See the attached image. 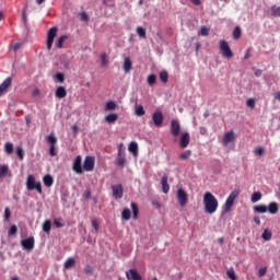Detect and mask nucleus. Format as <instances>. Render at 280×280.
<instances>
[{"instance_id": "1", "label": "nucleus", "mask_w": 280, "mask_h": 280, "mask_svg": "<svg viewBox=\"0 0 280 280\" xmlns=\"http://www.w3.org/2000/svg\"><path fill=\"white\" fill-rule=\"evenodd\" d=\"M203 205H205V212L210 213V215L218 211V207H219L218 199L210 191L205 192Z\"/></svg>"}, {"instance_id": "2", "label": "nucleus", "mask_w": 280, "mask_h": 280, "mask_svg": "<svg viewBox=\"0 0 280 280\" xmlns=\"http://www.w3.org/2000/svg\"><path fill=\"white\" fill-rule=\"evenodd\" d=\"M26 189L27 191H34V189H36L38 194H43V185L40 184V182H36V177H34V175L27 176Z\"/></svg>"}, {"instance_id": "3", "label": "nucleus", "mask_w": 280, "mask_h": 280, "mask_svg": "<svg viewBox=\"0 0 280 280\" xmlns=\"http://www.w3.org/2000/svg\"><path fill=\"white\" fill-rule=\"evenodd\" d=\"M240 196V190L235 189L233 190L230 196L228 197L225 203H224V211L225 213H229L231 209L233 208V205H235V200Z\"/></svg>"}, {"instance_id": "4", "label": "nucleus", "mask_w": 280, "mask_h": 280, "mask_svg": "<svg viewBox=\"0 0 280 280\" xmlns=\"http://www.w3.org/2000/svg\"><path fill=\"white\" fill-rule=\"evenodd\" d=\"M220 49L223 58H233V51L231 50V46H229V42L224 39L220 40Z\"/></svg>"}, {"instance_id": "5", "label": "nucleus", "mask_w": 280, "mask_h": 280, "mask_svg": "<svg viewBox=\"0 0 280 280\" xmlns=\"http://www.w3.org/2000/svg\"><path fill=\"white\" fill-rule=\"evenodd\" d=\"M58 35V27L54 26L51 27L47 33V49L51 50V47L54 46V39Z\"/></svg>"}, {"instance_id": "6", "label": "nucleus", "mask_w": 280, "mask_h": 280, "mask_svg": "<svg viewBox=\"0 0 280 280\" xmlns=\"http://www.w3.org/2000/svg\"><path fill=\"white\" fill-rule=\"evenodd\" d=\"M117 165L124 167L126 165V151L124 150V144H119L117 153Z\"/></svg>"}, {"instance_id": "7", "label": "nucleus", "mask_w": 280, "mask_h": 280, "mask_svg": "<svg viewBox=\"0 0 280 280\" xmlns=\"http://www.w3.org/2000/svg\"><path fill=\"white\" fill-rule=\"evenodd\" d=\"M21 246L24 248V250H27L28 253H32V250H34V246H35L34 236L22 240L21 241Z\"/></svg>"}, {"instance_id": "8", "label": "nucleus", "mask_w": 280, "mask_h": 280, "mask_svg": "<svg viewBox=\"0 0 280 280\" xmlns=\"http://www.w3.org/2000/svg\"><path fill=\"white\" fill-rule=\"evenodd\" d=\"M83 170L85 172H93L95 170V158L86 156L83 163Z\"/></svg>"}, {"instance_id": "9", "label": "nucleus", "mask_w": 280, "mask_h": 280, "mask_svg": "<svg viewBox=\"0 0 280 280\" xmlns=\"http://www.w3.org/2000/svg\"><path fill=\"white\" fill-rule=\"evenodd\" d=\"M112 191L115 200H121L124 198V187L120 184L112 186Z\"/></svg>"}, {"instance_id": "10", "label": "nucleus", "mask_w": 280, "mask_h": 280, "mask_svg": "<svg viewBox=\"0 0 280 280\" xmlns=\"http://www.w3.org/2000/svg\"><path fill=\"white\" fill-rule=\"evenodd\" d=\"M177 200H178L180 207L187 206V201L189 200V198L187 197V192L185 190H183V188H179L177 190Z\"/></svg>"}, {"instance_id": "11", "label": "nucleus", "mask_w": 280, "mask_h": 280, "mask_svg": "<svg viewBox=\"0 0 280 280\" xmlns=\"http://www.w3.org/2000/svg\"><path fill=\"white\" fill-rule=\"evenodd\" d=\"M72 170L73 172H75L77 174H84V170L82 168V156L78 155L72 164Z\"/></svg>"}, {"instance_id": "12", "label": "nucleus", "mask_w": 280, "mask_h": 280, "mask_svg": "<svg viewBox=\"0 0 280 280\" xmlns=\"http://www.w3.org/2000/svg\"><path fill=\"white\" fill-rule=\"evenodd\" d=\"M153 124L156 126V128H161L163 126V113L161 110H155L152 115Z\"/></svg>"}, {"instance_id": "13", "label": "nucleus", "mask_w": 280, "mask_h": 280, "mask_svg": "<svg viewBox=\"0 0 280 280\" xmlns=\"http://www.w3.org/2000/svg\"><path fill=\"white\" fill-rule=\"evenodd\" d=\"M171 135L173 137H178L180 135V122L176 119L171 121Z\"/></svg>"}, {"instance_id": "14", "label": "nucleus", "mask_w": 280, "mask_h": 280, "mask_svg": "<svg viewBox=\"0 0 280 280\" xmlns=\"http://www.w3.org/2000/svg\"><path fill=\"white\" fill-rule=\"evenodd\" d=\"M10 86H12V78L9 77L0 84V96L5 95Z\"/></svg>"}, {"instance_id": "15", "label": "nucleus", "mask_w": 280, "mask_h": 280, "mask_svg": "<svg viewBox=\"0 0 280 280\" xmlns=\"http://www.w3.org/2000/svg\"><path fill=\"white\" fill-rule=\"evenodd\" d=\"M126 278L128 280H143L139 271L137 269H129L126 271Z\"/></svg>"}, {"instance_id": "16", "label": "nucleus", "mask_w": 280, "mask_h": 280, "mask_svg": "<svg viewBox=\"0 0 280 280\" xmlns=\"http://www.w3.org/2000/svg\"><path fill=\"white\" fill-rule=\"evenodd\" d=\"M189 141H190L189 132L182 133L179 137V148L185 150V148L189 145Z\"/></svg>"}, {"instance_id": "17", "label": "nucleus", "mask_w": 280, "mask_h": 280, "mask_svg": "<svg viewBox=\"0 0 280 280\" xmlns=\"http://www.w3.org/2000/svg\"><path fill=\"white\" fill-rule=\"evenodd\" d=\"M233 141H235V132L234 131L225 132L222 139L223 145H229V143H233Z\"/></svg>"}, {"instance_id": "18", "label": "nucleus", "mask_w": 280, "mask_h": 280, "mask_svg": "<svg viewBox=\"0 0 280 280\" xmlns=\"http://www.w3.org/2000/svg\"><path fill=\"white\" fill-rule=\"evenodd\" d=\"M267 211L271 213V215H277L279 213V203L272 201L269 203Z\"/></svg>"}, {"instance_id": "19", "label": "nucleus", "mask_w": 280, "mask_h": 280, "mask_svg": "<svg viewBox=\"0 0 280 280\" xmlns=\"http://www.w3.org/2000/svg\"><path fill=\"white\" fill-rule=\"evenodd\" d=\"M122 69L125 73H130V71H132V60H130V57L125 58Z\"/></svg>"}, {"instance_id": "20", "label": "nucleus", "mask_w": 280, "mask_h": 280, "mask_svg": "<svg viewBox=\"0 0 280 280\" xmlns=\"http://www.w3.org/2000/svg\"><path fill=\"white\" fill-rule=\"evenodd\" d=\"M5 176H12V173L10 172V167L4 164L0 166V178H5Z\"/></svg>"}, {"instance_id": "21", "label": "nucleus", "mask_w": 280, "mask_h": 280, "mask_svg": "<svg viewBox=\"0 0 280 280\" xmlns=\"http://www.w3.org/2000/svg\"><path fill=\"white\" fill-rule=\"evenodd\" d=\"M162 191L163 194H168L170 191V184H167V175H163L161 179Z\"/></svg>"}, {"instance_id": "22", "label": "nucleus", "mask_w": 280, "mask_h": 280, "mask_svg": "<svg viewBox=\"0 0 280 280\" xmlns=\"http://www.w3.org/2000/svg\"><path fill=\"white\" fill-rule=\"evenodd\" d=\"M55 95L59 100H63V97H67V89H65V86H58Z\"/></svg>"}, {"instance_id": "23", "label": "nucleus", "mask_w": 280, "mask_h": 280, "mask_svg": "<svg viewBox=\"0 0 280 280\" xmlns=\"http://www.w3.org/2000/svg\"><path fill=\"white\" fill-rule=\"evenodd\" d=\"M73 266H75V258L70 257L66 260V262L63 264V268L65 270H69L71 268H73Z\"/></svg>"}, {"instance_id": "24", "label": "nucleus", "mask_w": 280, "mask_h": 280, "mask_svg": "<svg viewBox=\"0 0 280 280\" xmlns=\"http://www.w3.org/2000/svg\"><path fill=\"white\" fill-rule=\"evenodd\" d=\"M128 150L132 153L133 156H137L139 152V144H137V142H130Z\"/></svg>"}, {"instance_id": "25", "label": "nucleus", "mask_w": 280, "mask_h": 280, "mask_svg": "<svg viewBox=\"0 0 280 280\" xmlns=\"http://www.w3.org/2000/svg\"><path fill=\"white\" fill-rule=\"evenodd\" d=\"M119 119V115L117 114H109L105 117V121L107 124H115V121H117Z\"/></svg>"}, {"instance_id": "26", "label": "nucleus", "mask_w": 280, "mask_h": 280, "mask_svg": "<svg viewBox=\"0 0 280 280\" xmlns=\"http://www.w3.org/2000/svg\"><path fill=\"white\" fill-rule=\"evenodd\" d=\"M43 182L45 187H51L54 185V177L51 175H45Z\"/></svg>"}, {"instance_id": "27", "label": "nucleus", "mask_w": 280, "mask_h": 280, "mask_svg": "<svg viewBox=\"0 0 280 280\" xmlns=\"http://www.w3.org/2000/svg\"><path fill=\"white\" fill-rule=\"evenodd\" d=\"M255 213H266L268 211V207L260 205V206H254Z\"/></svg>"}, {"instance_id": "28", "label": "nucleus", "mask_w": 280, "mask_h": 280, "mask_svg": "<svg viewBox=\"0 0 280 280\" xmlns=\"http://www.w3.org/2000/svg\"><path fill=\"white\" fill-rule=\"evenodd\" d=\"M262 240L266 242H269V240H272V232L268 229H266L261 234Z\"/></svg>"}, {"instance_id": "29", "label": "nucleus", "mask_w": 280, "mask_h": 280, "mask_svg": "<svg viewBox=\"0 0 280 280\" xmlns=\"http://www.w3.org/2000/svg\"><path fill=\"white\" fill-rule=\"evenodd\" d=\"M135 114L137 117H143V115H145V109H143V105L136 106Z\"/></svg>"}, {"instance_id": "30", "label": "nucleus", "mask_w": 280, "mask_h": 280, "mask_svg": "<svg viewBox=\"0 0 280 280\" xmlns=\"http://www.w3.org/2000/svg\"><path fill=\"white\" fill-rule=\"evenodd\" d=\"M43 231L44 233H50L51 232V221L46 220L43 224Z\"/></svg>"}, {"instance_id": "31", "label": "nucleus", "mask_w": 280, "mask_h": 280, "mask_svg": "<svg viewBox=\"0 0 280 280\" xmlns=\"http://www.w3.org/2000/svg\"><path fill=\"white\" fill-rule=\"evenodd\" d=\"M130 215H132V212L130 211V209L126 208L122 210L121 212L122 220H126V221L130 220Z\"/></svg>"}, {"instance_id": "32", "label": "nucleus", "mask_w": 280, "mask_h": 280, "mask_svg": "<svg viewBox=\"0 0 280 280\" xmlns=\"http://www.w3.org/2000/svg\"><path fill=\"white\" fill-rule=\"evenodd\" d=\"M261 196H262L261 192L256 191V192H254V194L252 195L250 201H252L253 203L259 202V200H261Z\"/></svg>"}, {"instance_id": "33", "label": "nucleus", "mask_w": 280, "mask_h": 280, "mask_svg": "<svg viewBox=\"0 0 280 280\" xmlns=\"http://www.w3.org/2000/svg\"><path fill=\"white\" fill-rule=\"evenodd\" d=\"M131 209L133 213V219L137 220V218H139V206H137V203L135 202H131Z\"/></svg>"}, {"instance_id": "34", "label": "nucleus", "mask_w": 280, "mask_h": 280, "mask_svg": "<svg viewBox=\"0 0 280 280\" xmlns=\"http://www.w3.org/2000/svg\"><path fill=\"white\" fill-rule=\"evenodd\" d=\"M67 35L60 36L56 43V47H58V49H62V44L65 43V40H67Z\"/></svg>"}, {"instance_id": "35", "label": "nucleus", "mask_w": 280, "mask_h": 280, "mask_svg": "<svg viewBox=\"0 0 280 280\" xmlns=\"http://www.w3.org/2000/svg\"><path fill=\"white\" fill-rule=\"evenodd\" d=\"M4 150L7 154H12V152H14V144H12V142H7Z\"/></svg>"}, {"instance_id": "36", "label": "nucleus", "mask_w": 280, "mask_h": 280, "mask_svg": "<svg viewBox=\"0 0 280 280\" xmlns=\"http://www.w3.org/2000/svg\"><path fill=\"white\" fill-rule=\"evenodd\" d=\"M160 80L164 82V84H167V80H170V74L167 73V71H162L160 73Z\"/></svg>"}, {"instance_id": "37", "label": "nucleus", "mask_w": 280, "mask_h": 280, "mask_svg": "<svg viewBox=\"0 0 280 280\" xmlns=\"http://www.w3.org/2000/svg\"><path fill=\"white\" fill-rule=\"evenodd\" d=\"M242 37V28L240 26H235L233 31V38L237 40V38Z\"/></svg>"}, {"instance_id": "38", "label": "nucleus", "mask_w": 280, "mask_h": 280, "mask_svg": "<svg viewBox=\"0 0 280 280\" xmlns=\"http://www.w3.org/2000/svg\"><path fill=\"white\" fill-rule=\"evenodd\" d=\"M271 14H272V16H276L277 19H279L280 18V7L272 5Z\"/></svg>"}, {"instance_id": "39", "label": "nucleus", "mask_w": 280, "mask_h": 280, "mask_svg": "<svg viewBox=\"0 0 280 280\" xmlns=\"http://www.w3.org/2000/svg\"><path fill=\"white\" fill-rule=\"evenodd\" d=\"M47 141H48V143H50V145H57L58 138H56V136H54V135H49L47 137Z\"/></svg>"}, {"instance_id": "40", "label": "nucleus", "mask_w": 280, "mask_h": 280, "mask_svg": "<svg viewBox=\"0 0 280 280\" xmlns=\"http://www.w3.org/2000/svg\"><path fill=\"white\" fill-rule=\"evenodd\" d=\"M136 32H137L138 36H140V38H145V27L138 26Z\"/></svg>"}, {"instance_id": "41", "label": "nucleus", "mask_w": 280, "mask_h": 280, "mask_svg": "<svg viewBox=\"0 0 280 280\" xmlns=\"http://www.w3.org/2000/svg\"><path fill=\"white\" fill-rule=\"evenodd\" d=\"M189 156H191V151L189 150H186L184 151L180 155H179V159L182 161H187L189 159Z\"/></svg>"}, {"instance_id": "42", "label": "nucleus", "mask_w": 280, "mask_h": 280, "mask_svg": "<svg viewBox=\"0 0 280 280\" xmlns=\"http://www.w3.org/2000/svg\"><path fill=\"white\" fill-rule=\"evenodd\" d=\"M148 84H149V86H154V84H156V75L155 74H150L148 77Z\"/></svg>"}, {"instance_id": "43", "label": "nucleus", "mask_w": 280, "mask_h": 280, "mask_svg": "<svg viewBox=\"0 0 280 280\" xmlns=\"http://www.w3.org/2000/svg\"><path fill=\"white\" fill-rule=\"evenodd\" d=\"M16 155L19 156L20 161H23V159L25 156V151H23V148H21V147L16 148Z\"/></svg>"}, {"instance_id": "44", "label": "nucleus", "mask_w": 280, "mask_h": 280, "mask_svg": "<svg viewBox=\"0 0 280 280\" xmlns=\"http://www.w3.org/2000/svg\"><path fill=\"white\" fill-rule=\"evenodd\" d=\"M106 108L107 110H115L117 108V103H115L114 101H109L106 104Z\"/></svg>"}, {"instance_id": "45", "label": "nucleus", "mask_w": 280, "mask_h": 280, "mask_svg": "<svg viewBox=\"0 0 280 280\" xmlns=\"http://www.w3.org/2000/svg\"><path fill=\"white\" fill-rule=\"evenodd\" d=\"M106 58H107L106 52H103L101 55V60H102L101 65H102V67H108V59H106Z\"/></svg>"}, {"instance_id": "46", "label": "nucleus", "mask_w": 280, "mask_h": 280, "mask_svg": "<svg viewBox=\"0 0 280 280\" xmlns=\"http://www.w3.org/2000/svg\"><path fill=\"white\" fill-rule=\"evenodd\" d=\"M264 152H265V150H264L262 147H257V148L254 150V154H255L256 156H264Z\"/></svg>"}, {"instance_id": "47", "label": "nucleus", "mask_w": 280, "mask_h": 280, "mask_svg": "<svg viewBox=\"0 0 280 280\" xmlns=\"http://www.w3.org/2000/svg\"><path fill=\"white\" fill-rule=\"evenodd\" d=\"M55 80L59 81L60 84H62V82H65V73L58 72V73L55 75Z\"/></svg>"}, {"instance_id": "48", "label": "nucleus", "mask_w": 280, "mask_h": 280, "mask_svg": "<svg viewBox=\"0 0 280 280\" xmlns=\"http://www.w3.org/2000/svg\"><path fill=\"white\" fill-rule=\"evenodd\" d=\"M199 36H209V28H207V26H202L199 31Z\"/></svg>"}, {"instance_id": "49", "label": "nucleus", "mask_w": 280, "mask_h": 280, "mask_svg": "<svg viewBox=\"0 0 280 280\" xmlns=\"http://www.w3.org/2000/svg\"><path fill=\"white\" fill-rule=\"evenodd\" d=\"M19 233V228L16 225H12L8 232V235H16Z\"/></svg>"}, {"instance_id": "50", "label": "nucleus", "mask_w": 280, "mask_h": 280, "mask_svg": "<svg viewBox=\"0 0 280 280\" xmlns=\"http://www.w3.org/2000/svg\"><path fill=\"white\" fill-rule=\"evenodd\" d=\"M80 19H81V21H84L85 23H88V21H89V13H86V12H81L80 13Z\"/></svg>"}, {"instance_id": "51", "label": "nucleus", "mask_w": 280, "mask_h": 280, "mask_svg": "<svg viewBox=\"0 0 280 280\" xmlns=\"http://www.w3.org/2000/svg\"><path fill=\"white\" fill-rule=\"evenodd\" d=\"M246 105L248 106V108H255V98H248L246 101Z\"/></svg>"}, {"instance_id": "52", "label": "nucleus", "mask_w": 280, "mask_h": 280, "mask_svg": "<svg viewBox=\"0 0 280 280\" xmlns=\"http://www.w3.org/2000/svg\"><path fill=\"white\" fill-rule=\"evenodd\" d=\"M84 272H85V275H93V267H91L90 265H86L85 267H84Z\"/></svg>"}, {"instance_id": "53", "label": "nucleus", "mask_w": 280, "mask_h": 280, "mask_svg": "<svg viewBox=\"0 0 280 280\" xmlns=\"http://www.w3.org/2000/svg\"><path fill=\"white\" fill-rule=\"evenodd\" d=\"M92 226H93L95 233H97V231H100V223L97 222V220H92Z\"/></svg>"}, {"instance_id": "54", "label": "nucleus", "mask_w": 280, "mask_h": 280, "mask_svg": "<svg viewBox=\"0 0 280 280\" xmlns=\"http://www.w3.org/2000/svg\"><path fill=\"white\" fill-rule=\"evenodd\" d=\"M228 277H229L231 280H236V279H237V278L235 277V271H234L233 269L228 271Z\"/></svg>"}, {"instance_id": "55", "label": "nucleus", "mask_w": 280, "mask_h": 280, "mask_svg": "<svg viewBox=\"0 0 280 280\" xmlns=\"http://www.w3.org/2000/svg\"><path fill=\"white\" fill-rule=\"evenodd\" d=\"M54 224H55V226H57V229H62V226H65V224L62 222H60V220H58V219L54 220Z\"/></svg>"}, {"instance_id": "56", "label": "nucleus", "mask_w": 280, "mask_h": 280, "mask_svg": "<svg viewBox=\"0 0 280 280\" xmlns=\"http://www.w3.org/2000/svg\"><path fill=\"white\" fill-rule=\"evenodd\" d=\"M10 215H12V213L10 212V208H5V210H4V220H10Z\"/></svg>"}, {"instance_id": "57", "label": "nucleus", "mask_w": 280, "mask_h": 280, "mask_svg": "<svg viewBox=\"0 0 280 280\" xmlns=\"http://www.w3.org/2000/svg\"><path fill=\"white\" fill-rule=\"evenodd\" d=\"M49 154L50 156H56V145H50Z\"/></svg>"}, {"instance_id": "58", "label": "nucleus", "mask_w": 280, "mask_h": 280, "mask_svg": "<svg viewBox=\"0 0 280 280\" xmlns=\"http://www.w3.org/2000/svg\"><path fill=\"white\" fill-rule=\"evenodd\" d=\"M38 95H40V90H39V89L33 90L32 96H33V97H38Z\"/></svg>"}, {"instance_id": "59", "label": "nucleus", "mask_w": 280, "mask_h": 280, "mask_svg": "<svg viewBox=\"0 0 280 280\" xmlns=\"http://www.w3.org/2000/svg\"><path fill=\"white\" fill-rule=\"evenodd\" d=\"M22 21H23L24 25L27 24V14L25 13V10L22 12Z\"/></svg>"}, {"instance_id": "60", "label": "nucleus", "mask_w": 280, "mask_h": 280, "mask_svg": "<svg viewBox=\"0 0 280 280\" xmlns=\"http://www.w3.org/2000/svg\"><path fill=\"white\" fill-rule=\"evenodd\" d=\"M264 71H261L260 69L255 70L254 74L256 75V78H261Z\"/></svg>"}, {"instance_id": "61", "label": "nucleus", "mask_w": 280, "mask_h": 280, "mask_svg": "<svg viewBox=\"0 0 280 280\" xmlns=\"http://www.w3.org/2000/svg\"><path fill=\"white\" fill-rule=\"evenodd\" d=\"M267 272V269L266 268H260L259 271H258V275L259 277H264Z\"/></svg>"}, {"instance_id": "62", "label": "nucleus", "mask_w": 280, "mask_h": 280, "mask_svg": "<svg viewBox=\"0 0 280 280\" xmlns=\"http://www.w3.org/2000/svg\"><path fill=\"white\" fill-rule=\"evenodd\" d=\"M13 51H19V49H21V44L16 43L13 47H12Z\"/></svg>"}, {"instance_id": "63", "label": "nucleus", "mask_w": 280, "mask_h": 280, "mask_svg": "<svg viewBox=\"0 0 280 280\" xmlns=\"http://www.w3.org/2000/svg\"><path fill=\"white\" fill-rule=\"evenodd\" d=\"M254 222H255V224H261V219H259V217H254Z\"/></svg>"}, {"instance_id": "64", "label": "nucleus", "mask_w": 280, "mask_h": 280, "mask_svg": "<svg viewBox=\"0 0 280 280\" xmlns=\"http://www.w3.org/2000/svg\"><path fill=\"white\" fill-rule=\"evenodd\" d=\"M152 206L156 207V209H161V203L159 201H152Z\"/></svg>"}]
</instances>
